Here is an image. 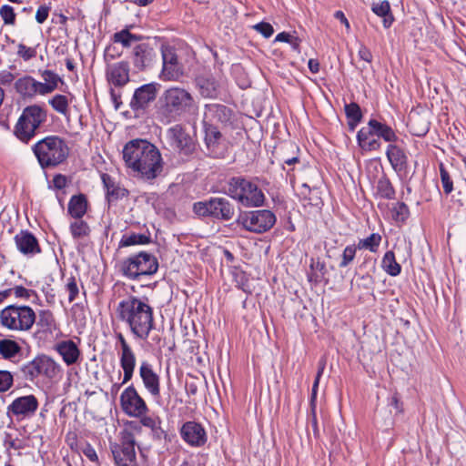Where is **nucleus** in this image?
Listing matches in <instances>:
<instances>
[{"instance_id": "nucleus-14", "label": "nucleus", "mask_w": 466, "mask_h": 466, "mask_svg": "<svg viewBox=\"0 0 466 466\" xmlns=\"http://www.w3.org/2000/svg\"><path fill=\"white\" fill-rule=\"evenodd\" d=\"M131 62L137 72L151 68L157 61L158 50L156 43L140 42L136 44L131 52Z\"/></svg>"}, {"instance_id": "nucleus-57", "label": "nucleus", "mask_w": 466, "mask_h": 466, "mask_svg": "<svg viewBox=\"0 0 466 466\" xmlns=\"http://www.w3.org/2000/svg\"><path fill=\"white\" fill-rule=\"evenodd\" d=\"M141 424L147 428H149L151 431L155 429L158 424H161V420L159 417H152V416H141Z\"/></svg>"}, {"instance_id": "nucleus-60", "label": "nucleus", "mask_w": 466, "mask_h": 466, "mask_svg": "<svg viewBox=\"0 0 466 466\" xmlns=\"http://www.w3.org/2000/svg\"><path fill=\"white\" fill-rule=\"evenodd\" d=\"M53 185L56 189H63L67 185V178L62 174H57L53 177Z\"/></svg>"}, {"instance_id": "nucleus-48", "label": "nucleus", "mask_w": 466, "mask_h": 466, "mask_svg": "<svg viewBox=\"0 0 466 466\" xmlns=\"http://www.w3.org/2000/svg\"><path fill=\"white\" fill-rule=\"evenodd\" d=\"M14 383V376L8 370H0V392L7 391Z\"/></svg>"}, {"instance_id": "nucleus-58", "label": "nucleus", "mask_w": 466, "mask_h": 466, "mask_svg": "<svg viewBox=\"0 0 466 466\" xmlns=\"http://www.w3.org/2000/svg\"><path fill=\"white\" fill-rule=\"evenodd\" d=\"M50 7L46 5H41L38 7L35 14V20L39 24H43L48 17Z\"/></svg>"}, {"instance_id": "nucleus-18", "label": "nucleus", "mask_w": 466, "mask_h": 466, "mask_svg": "<svg viewBox=\"0 0 466 466\" xmlns=\"http://www.w3.org/2000/svg\"><path fill=\"white\" fill-rule=\"evenodd\" d=\"M160 85L156 82L142 85L137 87L130 100L129 106L134 112L144 111L156 100Z\"/></svg>"}, {"instance_id": "nucleus-56", "label": "nucleus", "mask_w": 466, "mask_h": 466, "mask_svg": "<svg viewBox=\"0 0 466 466\" xmlns=\"http://www.w3.org/2000/svg\"><path fill=\"white\" fill-rule=\"evenodd\" d=\"M14 292L16 298L28 299L32 295H35V292L33 289H27L23 286H15L12 289V293Z\"/></svg>"}, {"instance_id": "nucleus-63", "label": "nucleus", "mask_w": 466, "mask_h": 466, "mask_svg": "<svg viewBox=\"0 0 466 466\" xmlns=\"http://www.w3.org/2000/svg\"><path fill=\"white\" fill-rule=\"evenodd\" d=\"M83 453L91 461L98 462V456L96 454V451L91 445L88 444L86 447H85V449L83 450Z\"/></svg>"}, {"instance_id": "nucleus-31", "label": "nucleus", "mask_w": 466, "mask_h": 466, "mask_svg": "<svg viewBox=\"0 0 466 466\" xmlns=\"http://www.w3.org/2000/svg\"><path fill=\"white\" fill-rule=\"evenodd\" d=\"M87 207V198L84 194L74 195L69 199L67 212L74 218H82L86 213Z\"/></svg>"}, {"instance_id": "nucleus-36", "label": "nucleus", "mask_w": 466, "mask_h": 466, "mask_svg": "<svg viewBox=\"0 0 466 466\" xmlns=\"http://www.w3.org/2000/svg\"><path fill=\"white\" fill-rule=\"evenodd\" d=\"M35 323L42 331L52 332L56 328L54 314L48 309L40 310Z\"/></svg>"}, {"instance_id": "nucleus-62", "label": "nucleus", "mask_w": 466, "mask_h": 466, "mask_svg": "<svg viewBox=\"0 0 466 466\" xmlns=\"http://www.w3.org/2000/svg\"><path fill=\"white\" fill-rule=\"evenodd\" d=\"M359 56L365 62L370 63L372 61V54L364 45H361L359 49Z\"/></svg>"}, {"instance_id": "nucleus-13", "label": "nucleus", "mask_w": 466, "mask_h": 466, "mask_svg": "<svg viewBox=\"0 0 466 466\" xmlns=\"http://www.w3.org/2000/svg\"><path fill=\"white\" fill-rule=\"evenodd\" d=\"M162 69L159 78L163 81H177L184 75V65L176 47L162 44L160 46Z\"/></svg>"}, {"instance_id": "nucleus-43", "label": "nucleus", "mask_w": 466, "mask_h": 466, "mask_svg": "<svg viewBox=\"0 0 466 466\" xmlns=\"http://www.w3.org/2000/svg\"><path fill=\"white\" fill-rule=\"evenodd\" d=\"M50 106L57 113L66 116L68 114L69 101L64 95H56L49 100Z\"/></svg>"}, {"instance_id": "nucleus-54", "label": "nucleus", "mask_w": 466, "mask_h": 466, "mask_svg": "<svg viewBox=\"0 0 466 466\" xmlns=\"http://www.w3.org/2000/svg\"><path fill=\"white\" fill-rule=\"evenodd\" d=\"M253 28L266 38L270 37L274 33L273 26L266 22H260L255 25Z\"/></svg>"}, {"instance_id": "nucleus-20", "label": "nucleus", "mask_w": 466, "mask_h": 466, "mask_svg": "<svg viewBox=\"0 0 466 466\" xmlns=\"http://www.w3.org/2000/svg\"><path fill=\"white\" fill-rule=\"evenodd\" d=\"M204 141L208 150L207 155L214 158L222 157L224 155V145L220 131L212 124L204 122Z\"/></svg>"}, {"instance_id": "nucleus-50", "label": "nucleus", "mask_w": 466, "mask_h": 466, "mask_svg": "<svg viewBox=\"0 0 466 466\" xmlns=\"http://www.w3.org/2000/svg\"><path fill=\"white\" fill-rule=\"evenodd\" d=\"M17 56L23 58L25 61H28L36 56V50L35 47H28L25 45L20 43L17 46Z\"/></svg>"}, {"instance_id": "nucleus-40", "label": "nucleus", "mask_w": 466, "mask_h": 466, "mask_svg": "<svg viewBox=\"0 0 466 466\" xmlns=\"http://www.w3.org/2000/svg\"><path fill=\"white\" fill-rule=\"evenodd\" d=\"M377 192L385 199H393L395 198V189L385 175L380 177L377 182Z\"/></svg>"}, {"instance_id": "nucleus-37", "label": "nucleus", "mask_w": 466, "mask_h": 466, "mask_svg": "<svg viewBox=\"0 0 466 466\" xmlns=\"http://www.w3.org/2000/svg\"><path fill=\"white\" fill-rule=\"evenodd\" d=\"M35 80L29 76H25L16 80L15 84V90L24 96H33L35 95Z\"/></svg>"}, {"instance_id": "nucleus-12", "label": "nucleus", "mask_w": 466, "mask_h": 466, "mask_svg": "<svg viewBox=\"0 0 466 466\" xmlns=\"http://www.w3.org/2000/svg\"><path fill=\"white\" fill-rule=\"evenodd\" d=\"M275 214L268 209L241 212L236 223L248 231L261 234L268 231L276 223Z\"/></svg>"}, {"instance_id": "nucleus-22", "label": "nucleus", "mask_w": 466, "mask_h": 466, "mask_svg": "<svg viewBox=\"0 0 466 466\" xmlns=\"http://www.w3.org/2000/svg\"><path fill=\"white\" fill-rule=\"evenodd\" d=\"M20 253L26 257H34L42 252L38 239L28 230H21L14 238Z\"/></svg>"}, {"instance_id": "nucleus-27", "label": "nucleus", "mask_w": 466, "mask_h": 466, "mask_svg": "<svg viewBox=\"0 0 466 466\" xmlns=\"http://www.w3.org/2000/svg\"><path fill=\"white\" fill-rule=\"evenodd\" d=\"M386 156L396 172L406 170L408 167V157L403 149L390 143L387 147Z\"/></svg>"}, {"instance_id": "nucleus-53", "label": "nucleus", "mask_w": 466, "mask_h": 466, "mask_svg": "<svg viewBox=\"0 0 466 466\" xmlns=\"http://www.w3.org/2000/svg\"><path fill=\"white\" fill-rule=\"evenodd\" d=\"M41 76L44 81L51 86L54 89L57 87L58 82L61 81L59 76L51 70H44L41 73Z\"/></svg>"}, {"instance_id": "nucleus-3", "label": "nucleus", "mask_w": 466, "mask_h": 466, "mask_svg": "<svg viewBox=\"0 0 466 466\" xmlns=\"http://www.w3.org/2000/svg\"><path fill=\"white\" fill-rule=\"evenodd\" d=\"M116 312L136 339H148L155 328V320L153 308L146 300L129 296L118 303Z\"/></svg>"}, {"instance_id": "nucleus-8", "label": "nucleus", "mask_w": 466, "mask_h": 466, "mask_svg": "<svg viewBox=\"0 0 466 466\" xmlns=\"http://www.w3.org/2000/svg\"><path fill=\"white\" fill-rule=\"evenodd\" d=\"M158 269V261L151 253L141 251L123 259L119 264L122 275L131 280L154 275Z\"/></svg>"}, {"instance_id": "nucleus-45", "label": "nucleus", "mask_w": 466, "mask_h": 466, "mask_svg": "<svg viewBox=\"0 0 466 466\" xmlns=\"http://www.w3.org/2000/svg\"><path fill=\"white\" fill-rule=\"evenodd\" d=\"M120 366L121 368L135 369L136 367V355L132 349L122 350L120 353Z\"/></svg>"}, {"instance_id": "nucleus-24", "label": "nucleus", "mask_w": 466, "mask_h": 466, "mask_svg": "<svg viewBox=\"0 0 466 466\" xmlns=\"http://www.w3.org/2000/svg\"><path fill=\"white\" fill-rule=\"evenodd\" d=\"M139 376L147 390L153 396L160 395V379L153 370L152 365L147 361H142L139 367Z\"/></svg>"}, {"instance_id": "nucleus-38", "label": "nucleus", "mask_w": 466, "mask_h": 466, "mask_svg": "<svg viewBox=\"0 0 466 466\" xmlns=\"http://www.w3.org/2000/svg\"><path fill=\"white\" fill-rule=\"evenodd\" d=\"M381 266L383 269L392 277H396L400 275L401 272V267L396 261L395 255L391 250L387 251L384 254L381 261Z\"/></svg>"}, {"instance_id": "nucleus-23", "label": "nucleus", "mask_w": 466, "mask_h": 466, "mask_svg": "<svg viewBox=\"0 0 466 466\" xmlns=\"http://www.w3.org/2000/svg\"><path fill=\"white\" fill-rule=\"evenodd\" d=\"M129 65L120 61L108 65L106 71L107 81L115 86L122 87L129 82Z\"/></svg>"}, {"instance_id": "nucleus-5", "label": "nucleus", "mask_w": 466, "mask_h": 466, "mask_svg": "<svg viewBox=\"0 0 466 466\" xmlns=\"http://www.w3.org/2000/svg\"><path fill=\"white\" fill-rule=\"evenodd\" d=\"M225 192L228 197L247 208L263 206L265 195L258 184L243 176L232 177L227 181Z\"/></svg>"}, {"instance_id": "nucleus-41", "label": "nucleus", "mask_w": 466, "mask_h": 466, "mask_svg": "<svg viewBox=\"0 0 466 466\" xmlns=\"http://www.w3.org/2000/svg\"><path fill=\"white\" fill-rule=\"evenodd\" d=\"M150 242V237L145 234L133 233L130 235H124L120 240L121 247H129L133 245H145Z\"/></svg>"}, {"instance_id": "nucleus-51", "label": "nucleus", "mask_w": 466, "mask_h": 466, "mask_svg": "<svg viewBox=\"0 0 466 466\" xmlns=\"http://www.w3.org/2000/svg\"><path fill=\"white\" fill-rule=\"evenodd\" d=\"M394 217L397 220L404 221L410 216L408 206L403 202H398L393 208Z\"/></svg>"}, {"instance_id": "nucleus-29", "label": "nucleus", "mask_w": 466, "mask_h": 466, "mask_svg": "<svg viewBox=\"0 0 466 466\" xmlns=\"http://www.w3.org/2000/svg\"><path fill=\"white\" fill-rule=\"evenodd\" d=\"M205 116L212 121L227 124L232 117V110L221 104H208L205 106Z\"/></svg>"}, {"instance_id": "nucleus-28", "label": "nucleus", "mask_w": 466, "mask_h": 466, "mask_svg": "<svg viewBox=\"0 0 466 466\" xmlns=\"http://www.w3.org/2000/svg\"><path fill=\"white\" fill-rule=\"evenodd\" d=\"M196 85L203 97L215 98L218 95V84L210 75H201L196 78Z\"/></svg>"}, {"instance_id": "nucleus-47", "label": "nucleus", "mask_w": 466, "mask_h": 466, "mask_svg": "<svg viewBox=\"0 0 466 466\" xmlns=\"http://www.w3.org/2000/svg\"><path fill=\"white\" fill-rule=\"evenodd\" d=\"M440 175L444 193L448 195L453 190V182L442 163L440 164Z\"/></svg>"}, {"instance_id": "nucleus-16", "label": "nucleus", "mask_w": 466, "mask_h": 466, "mask_svg": "<svg viewBox=\"0 0 466 466\" xmlns=\"http://www.w3.org/2000/svg\"><path fill=\"white\" fill-rule=\"evenodd\" d=\"M123 411L129 417L139 418L147 411L145 400L140 397L133 385L128 386L120 396Z\"/></svg>"}, {"instance_id": "nucleus-64", "label": "nucleus", "mask_w": 466, "mask_h": 466, "mask_svg": "<svg viewBox=\"0 0 466 466\" xmlns=\"http://www.w3.org/2000/svg\"><path fill=\"white\" fill-rule=\"evenodd\" d=\"M15 79L13 73L4 70L0 72V85L5 86L11 84Z\"/></svg>"}, {"instance_id": "nucleus-21", "label": "nucleus", "mask_w": 466, "mask_h": 466, "mask_svg": "<svg viewBox=\"0 0 466 466\" xmlns=\"http://www.w3.org/2000/svg\"><path fill=\"white\" fill-rule=\"evenodd\" d=\"M181 438L192 447H201L207 441V432L204 427L196 421H187L180 429Z\"/></svg>"}, {"instance_id": "nucleus-49", "label": "nucleus", "mask_w": 466, "mask_h": 466, "mask_svg": "<svg viewBox=\"0 0 466 466\" xmlns=\"http://www.w3.org/2000/svg\"><path fill=\"white\" fill-rule=\"evenodd\" d=\"M65 289L68 292V301L73 302L79 293L78 286L75 277L72 276L67 279Z\"/></svg>"}, {"instance_id": "nucleus-42", "label": "nucleus", "mask_w": 466, "mask_h": 466, "mask_svg": "<svg viewBox=\"0 0 466 466\" xmlns=\"http://www.w3.org/2000/svg\"><path fill=\"white\" fill-rule=\"evenodd\" d=\"M70 233L74 238H81L89 235L90 228L88 224L81 218H76V220L70 224Z\"/></svg>"}, {"instance_id": "nucleus-34", "label": "nucleus", "mask_w": 466, "mask_h": 466, "mask_svg": "<svg viewBox=\"0 0 466 466\" xmlns=\"http://www.w3.org/2000/svg\"><path fill=\"white\" fill-rule=\"evenodd\" d=\"M327 273L326 265L319 258H311L309 264V271L307 274L308 280L310 283L318 284Z\"/></svg>"}, {"instance_id": "nucleus-9", "label": "nucleus", "mask_w": 466, "mask_h": 466, "mask_svg": "<svg viewBox=\"0 0 466 466\" xmlns=\"http://www.w3.org/2000/svg\"><path fill=\"white\" fill-rule=\"evenodd\" d=\"M62 369L59 363L46 354H39L32 360L22 364L17 375L23 380L34 382L40 376L49 380L56 379L61 373Z\"/></svg>"}, {"instance_id": "nucleus-55", "label": "nucleus", "mask_w": 466, "mask_h": 466, "mask_svg": "<svg viewBox=\"0 0 466 466\" xmlns=\"http://www.w3.org/2000/svg\"><path fill=\"white\" fill-rule=\"evenodd\" d=\"M372 11L379 16H387L390 11V3L388 1H382L378 4H373Z\"/></svg>"}, {"instance_id": "nucleus-44", "label": "nucleus", "mask_w": 466, "mask_h": 466, "mask_svg": "<svg viewBox=\"0 0 466 466\" xmlns=\"http://www.w3.org/2000/svg\"><path fill=\"white\" fill-rule=\"evenodd\" d=\"M358 249L359 248H357L356 244L346 246L341 254V259L339 261V267L340 268H344L350 265L356 257Z\"/></svg>"}, {"instance_id": "nucleus-46", "label": "nucleus", "mask_w": 466, "mask_h": 466, "mask_svg": "<svg viewBox=\"0 0 466 466\" xmlns=\"http://www.w3.org/2000/svg\"><path fill=\"white\" fill-rule=\"evenodd\" d=\"M344 109L348 119H352L354 121H361L362 113L360 106L357 103L352 102L350 104H346Z\"/></svg>"}, {"instance_id": "nucleus-32", "label": "nucleus", "mask_w": 466, "mask_h": 466, "mask_svg": "<svg viewBox=\"0 0 466 466\" xmlns=\"http://www.w3.org/2000/svg\"><path fill=\"white\" fill-rule=\"evenodd\" d=\"M408 127L412 135L417 137L425 136L430 130V122L419 114H410L409 116Z\"/></svg>"}, {"instance_id": "nucleus-2", "label": "nucleus", "mask_w": 466, "mask_h": 466, "mask_svg": "<svg viewBox=\"0 0 466 466\" xmlns=\"http://www.w3.org/2000/svg\"><path fill=\"white\" fill-rule=\"evenodd\" d=\"M156 117L163 125H169L198 111L195 96L186 88L173 86L166 88L155 105Z\"/></svg>"}, {"instance_id": "nucleus-19", "label": "nucleus", "mask_w": 466, "mask_h": 466, "mask_svg": "<svg viewBox=\"0 0 466 466\" xmlns=\"http://www.w3.org/2000/svg\"><path fill=\"white\" fill-rule=\"evenodd\" d=\"M39 406L38 400L35 395H25L15 399L7 407L9 413L19 419L33 416Z\"/></svg>"}, {"instance_id": "nucleus-33", "label": "nucleus", "mask_w": 466, "mask_h": 466, "mask_svg": "<svg viewBox=\"0 0 466 466\" xmlns=\"http://www.w3.org/2000/svg\"><path fill=\"white\" fill-rule=\"evenodd\" d=\"M324 369H325V361L321 360L319 363L318 372H317V375H316V378H315V380H314V383H313V386H312V394H311V400H310V402H311V412H312L311 422H312L313 433H314L315 437H319V427H318L317 416H316V411H315V409H316L315 400H316V396H317V391H318V387H319V380H320V377L323 374Z\"/></svg>"}, {"instance_id": "nucleus-4", "label": "nucleus", "mask_w": 466, "mask_h": 466, "mask_svg": "<svg viewBox=\"0 0 466 466\" xmlns=\"http://www.w3.org/2000/svg\"><path fill=\"white\" fill-rule=\"evenodd\" d=\"M32 150L43 169L56 167L66 161L70 148L65 138L48 136L36 142Z\"/></svg>"}, {"instance_id": "nucleus-39", "label": "nucleus", "mask_w": 466, "mask_h": 466, "mask_svg": "<svg viewBox=\"0 0 466 466\" xmlns=\"http://www.w3.org/2000/svg\"><path fill=\"white\" fill-rule=\"evenodd\" d=\"M381 242V236L379 233H372L365 238L359 239L356 244L359 249H366L372 253H376Z\"/></svg>"}, {"instance_id": "nucleus-30", "label": "nucleus", "mask_w": 466, "mask_h": 466, "mask_svg": "<svg viewBox=\"0 0 466 466\" xmlns=\"http://www.w3.org/2000/svg\"><path fill=\"white\" fill-rule=\"evenodd\" d=\"M22 346L14 339H0V356L9 361H15L22 355Z\"/></svg>"}, {"instance_id": "nucleus-7", "label": "nucleus", "mask_w": 466, "mask_h": 466, "mask_svg": "<svg viewBox=\"0 0 466 466\" xmlns=\"http://www.w3.org/2000/svg\"><path fill=\"white\" fill-rule=\"evenodd\" d=\"M46 120L47 112L44 107L38 105L28 106L19 116L14 133L20 141L28 143Z\"/></svg>"}, {"instance_id": "nucleus-59", "label": "nucleus", "mask_w": 466, "mask_h": 466, "mask_svg": "<svg viewBox=\"0 0 466 466\" xmlns=\"http://www.w3.org/2000/svg\"><path fill=\"white\" fill-rule=\"evenodd\" d=\"M35 88L36 89L35 90V94L38 93L40 95L49 94V93H51V92H53L55 90L47 83H46V82L42 83V82H38L36 80H35Z\"/></svg>"}, {"instance_id": "nucleus-26", "label": "nucleus", "mask_w": 466, "mask_h": 466, "mask_svg": "<svg viewBox=\"0 0 466 466\" xmlns=\"http://www.w3.org/2000/svg\"><path fill=\"white\" fill-rule=\"evenodd\" d=\"M101 180L106 191V198L108 202L117 201L128 195V191L116 183L110 175L102 173Z\"/></svg>"}, {"instance_id": "nucleus-11", "label": "nucleus", "mask_w": 466, "mask_h": 466, "mask_svg": "<svg viewBox=\"0 0 466 466\" xmlns=\"http://www.w3.org/2000/svg\"><path fill=\"white\" fill-rule=\"evenodd\" d=\"M193 212L202 218H211L217 220L229 221L236 213L234 204L224 197H211L193 204Z\"/></svg>"}, {"instance_id": "nucleus-35", "label": "nucleus", "mask_w": 466, "mask_h": 466, "mask_svg": "<svg viewBox=\"0 0 466 466\" xmlns=\"http://www.w3.org/2000/svg\"><path fill=\"white\" fill-rule=\"evenodd\" d=\"M112 39L114 43L120 44L125 48H129L136 42H140L143 36L140 35L132 34L128 28H124L116 32Z\"/></svg>"}, {"instance_id": "nucleus-1", "label": "nucleus", "mask_w": 466, "mask_h": 466, "mask_svg": "<svg viewBox=\"0 0 466 466\" xmlns=\"http://www.w3.org/2000/svg\"><path fill=\"white\" fill-rule=\"evenodd\" d=\"M123 159L128 168L146 180L157 178L163 171V161L159 150L147 140L129 141L124 147Z\"/></svg>"}, {"instance_id": "nucleus-15", "label": "nucleus", "mask_w": 466, "mask_h": 466, "mask_svg": "<svg viewBox=\"0 0 466 466\" xmlns=\"http://www.w3.org/2000/svg\"><path fill=\"white\" fill-rule=\"evenodd\" d=\"M136 441L131 432H124L120 444L111 447L116 466H138L136 460Z\"/></svg>"}, {"instance_id": "nucleus-25", "label": "nucleus", "mask_w": 466, "mask_h": 466, "mask_svg": "<svg viewBox=\"0 0 466 466\" xmlns=\"http://www.w3.org/2000/svg\"><path fill=\"white\" fill-rule=\"evenodd\" d=\"M54 349L67 366L76 363L80 357L77 345L71 339L57 342Z\"/></svg>"}, {"instance_id": "nucleus-10", "label": "nucleus", "mask_w": 466, "mask_h": 466, "mask_svg": "<svg viewBox=\"0 0 466 466\" xmlns=\"http://www.w3.org/2000/svg\"><path fill=\"white\" fill-rule=\"evenodd\" d=\"M35 320L36 314L29 306L12 304L0 311V323L9 330L28 331Z\"/></svg>"}, {"instance_id": "nucleus-17", "label": "nucleus", "mask_w": 466, "mask_h": 466, "mask_svg": "<svg viewBox=\"0 0 466 466\" xmlns=\"http://www.w3.org/2000/svg\"><path fill=\"white\" fill-rule=\"evenodd\" d=\"M167 137L170 146L180 154L190 156L196 149L195 142L179 124L167 129Z\"/></svg>"}, {"instance_id": "nucleus-52", "label": "nucleus", "mask_w": 466, "mask_h": 466, "mask_svg": "<svg viewBox=\"0 0 466 466\" xmlns=\"http://www.w3.org/2000/svg\"><path fill=\"white\" fill-rule=\"evenodd\" d=\"M0 15L6 25H14L15 21V14L14 8L10 5H3L0 8Z\"/></svg>"}, {"instance_id": "nucleus-61", "label": "nucleus", "mask_w": 466, "mask_h": 466, "mask_svg": "<svg viewBox=\"0 0 466 466\" xmlns=\"http://www.w3.org/2000/svg\"><path fill=\"white\" fill-rule=\"evenodd\" d=\"M390 405L392 406L397 413L403 411L402 402L400 401V396L397 392L393 393L390 399Z\"/></svg>"}, {"instance_id": "nucleus-6", "label": "nucleus", "mask_w": 466, "mask_h": 466, "mask_svg": "<svg viewBox=\"0 0 466 466\" xmlns=\"http://www.w3.org/2000/svg\"><path fill=\"white\" fill-rule=\"evenodd\" d=\"M380 137L390 143L396 142L398 139L390 126L376 119H370L367 127L360 128L357 134L358 145L364 151L379 150L381 147Z\"/></svg>"}]
</instances>
